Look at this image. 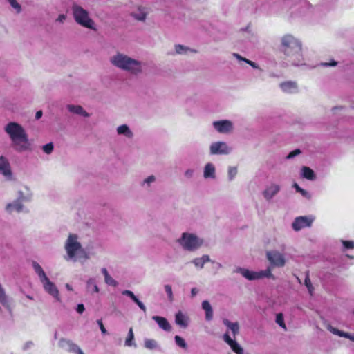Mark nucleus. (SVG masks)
Listing matches in <instances>:
<instances>
[{
  "mask_svg": "<svg viewBox=\"0 0 354 354\" xmlns=\"http://www.w3.org/2000/svg\"><path fill=\"white\" fill-rule=\"evenodd\" d=\"M5 131L9 135L13 147L17 151L22 152L30 149V143L28 135L19 124L15 122H9L5 127Z\"/></svg>",
  "mask_w": 354,
  "mask_h": 354,
  "instance_id": "obj_1",
  "label": "nucleus"
},
{
  "mask_svg": "<svg viewBox=\"0 0 354 354\" xmlns=\"http://www.w3.org/2000/svg\"><path fill=\"white\" fill-rule=\"evenodd\" d=\"M111 62L118 68L135 75L142 71L140 62L119 53L111 58Z\"/></svg>",
  "mask_w": 354,
  "mask_h": 354,
  "instance_id": "obj_2",
  "label": "nucleus"
},
{
  "mask_svg": "<svg viewBox=\"0 0 354 354\" xmlns=\"http://www.w3.org/2000/svg\"><path fill=\"white\" fill-rule=\"evenodd\" d=\"M281 50L287 56H300L301 53V44L294 37L286 35L281 39Z\"/></svg>",
  "mask_w": 354,
  "mask_h": 354,
  "instance_id": "obj_3",
  "label": "nucleus"
},
{
  "mask_svg": "<svg viewBox=\"0 0 354 354\" xmlns=\"http://www.w3.org/2000/svg\"><path fill=\"white\" fill-rule=\"evenodd\" d=\"M73 12L75 21L81 26L90 28L95 29L93 27L94 22L88 17V12L78 5H73Z\"/></svg>",
  "mask_w": 354,
  "mask_h": 354,
  "instance_id": "obj_4",
  "label": "nucleus"
},
{
  "mask_svg": "<svg viewBox=\"0 0 354 354\" xmlns=\"http://www.w3.org/2000/svg\"><path fill=\"white\" fill-rule=\"evenodd\" d=\"M178 241L185 250L189 251L198 249L203 243L202 240H200L196 235L186 232L183 233L181 239Z\"/></svg>",
  "mask_w": 354,
  "mask_h": 354,
  "instance_id": "obj_5",
  "label": "nucleus"
},
{
  "mask_svg": "<svg viewBox=\"0 0 354 354\" xmlns=\"http://www.w3.org/2000/svg\"><path fill=\"white\" fill-rule=\"evenodd\" d=\"M77 235L71 234L65 245L67 254L71 259L73 258L77 251L81 249V244L77 241Z\"/></svg>",
  "mask_w": 354,
  "mask_h": 354,
  "instance_id": "obj_6",
  "label": "nucleus"
},
{
  "mask_svg": "<svg viewBox=\"0 0 354 354\" xmlns=\"http://www.w3.org/2000/svg\"><path fill=\"white\" fill-rule=\"evenodd\" d=\"M266 257L272 267L281 268L283 267L286 264V259L283 254L278 251H268Z\"/></svg>",
  "mask_w": 354,
  "mask_h": 354,
  "instance_id": "obj_7",
  "label": "nucleus"
},
{
  "mask_svg": "<svg viewBox=\"0 0 354 354\" xmlns=\"http://www.w3.org/2000/svg\"><path fill=\"white\" fill-rule=\"evenodd\" d=\"M230 149L225 142H216L210 146V153L212 154H228Z\"/></svg>",
  "mask_w": 354,
  "mask_h": 354,
  "instance_id": "obj_8",
  "label": "nucleus"
},
{
  "mask_svg": "<svg viewBox=\"0 0 354 354\" xmlns=\"http://www.w3.org/2000/svg\"><path fill=\"white\" fill-rule=\"evenodd\" d=\"M312 223V218L308 216H299L295 219L292 226L295 231H299L302 228L310 227Z\"/></svg>",
  "mask_w": 354,
  "mask_h": 354,
  "instance_id": "obj_9",
  "label": "nucleus"
},
{
  "mask_svg": "<svg viewBox=\"0 0 354 354\" xmlns=\"http://www.w3.org/2000/svg\"><path fill=\"white\" fill-rule=\"evenodd\" d=\"M216 130L221 133H227L232 130V123L229 120H219L213 122Z\"/></svg>",
  "mask_w": 354,
  "mask_h": 354,
  "instance_id": "obj_10",
  "label": "nucleus"
},
{
  "mask_svg": "<svg viewBox=\"0 0 354 354\" xmlns=\"http://www.w3.org/2000/svg\"><path fill=\"white\" fill-rule=\"evenodd\" d=\"M42 283H44V289L57 301H60L59 290L55 285L52 283L48 278H47V280H44V282Z\"/></svg>",
  "mask_w": 354,
  "mask_h": 354,
  "instance_id": "obj_11",
  "label": "nucleus"
},
{
  "mask_svg": "<svg viewBox=\"0 0 354 354\" xmlns=\"http://www.w3.org/2000/svg\"><path fill=\"white\" fill-rule=\"evenodd\" d=\"M59 344L61 347H68V350L70 352H73L76 354H84L81 348L70 340L61 339L59 340Z\"/></svg>",
  "mask_w": 354,
  "mask_h": 354,
  "instance_id": "obj_12",
  "label": "nucleus"
},
{
  "mask_svg": "<svg viewBox=\"0 0 354 354\" xmlns=\"http://www.w3.org/2000/svg\"><path fill=\"white\" fill-rule=\"evenodd\" d=\"M223 339L236 354H243V350L241 346L235 340H233L228 333L223 335Z\"/></svg>",
  "mask_w": 354,
  "mask_h": 354,
  "instance_id": "obj_13",
  "label": "nucleus"
},
{
  "mask_svg": "<svg viewBox=\"0 0 354 354\" xmlns=\"http://www.w3.org/2000/svg\"><path fill=\"white\" fill-rule=\"evenodd\" d=\"M152 319L158 324V326L165 331H170L171 326L167 319L160 316H153Z\"/></svg>",
  "mask_w": 354,
  "mask_h": 354,
  "instance_id": "obj_14",
  "label": "nucleus"
},
{
  "mask_svg": "<svg viewBox=\"0 0 354 354\" xmlns=\"http://www.w3.org/2000/svg\"><path fill=\"white\" fill-rule=\"evenodd\" d=\"M280 88L283 92L292 93L297 91V84L292 81L283 82L280 84Z\"/></svg>",
  "mask_w": 354,
  "mask_h": 354,
  "instance_id": "obj_15",
  "label": "nucleus"
},
{
  "mask_svg": "<svg viewBox=\"0 0 354 354\" xmlns=\"http://www.w3.org/2000/svg\"><path fill=\"white\" fill-rule=\"evenodd\" d=\"M280 189V187L277 185H272L267 189H266L263 192V195L267 200H270L274 195H276Z\"/></svg>",
  "mask_w": 354,
  "mask_h": 354,
  "instance_id": "obj_16",
  "label": "nucleus"
},
{
  "mask_svg": "<svg viewBox=\"0 0 354 354\" xmlns=\"http://www.w3.org/2000/svg\"><path fill=\"white\" fill-rule=\"evenodd\" d=\"M0 173L6 176L11 175L9 162L8 160L2 156H0Z\"/></svg>",
  "mask_w": 354,
  "mask_h": 354,
  "instance_id": "obj_17",
  "label": "nucleus"
},
{
  "mask_svg": "<svg viewBox=\"0 0 354 354\" xmlns=\"http://www.w3.org/2000/svg\"><path fill=\"white\" fill-rule=\"evenodd\" d=\"M122 294L123 295H126L127 297H129L138 306L139 308L142 310L144 311L145 313L146 312L147 309H146V307L143 304L142 302H141L138 298L137 297L134 295V293L131 291V290H123L122 292Z\"/></svg>",
  "mask_w": 354,
  "mask_h": 354,
  "instance_id": "obj_18",
  "label": "nucleus"
},
{
  "mask_svg": "<svg viewBox=\"0 0 354 354\" xmlns=\"http://www.w3.org/2000/svg\"><path fill=\"white\" fill-rule=\"evenodd\" d=\"M237 272H240L245 278L248 280L258 279V272L250 271L248 269L239 268Z\"/></svg>",
  "mask_w": 354,
  "mask_h": 354,
  "instance_id": "obj_19",
  "label": "nucleus"
},
{
  "mask_svg": "<svg viewBox=\"0 0 354 354\" xmlns=\"http://www.w3.org/2000/svg\"><path fill=\"white\" fill-rule=\"evenodd\" d=\"M203 309L205 312V319L210 321L213 318V310L212 306L208 301H203L202 303Z\"/></svg>",
  "mask_w": 354,
  "mask_h": 354,
  "instance_id": "obj_20",
  "label": "nucleus"
},
{
  "mask_svg": "<svg viewBox=\"0 0 354 354\" xmlns=\"http://www.w3.org/2000/svg\"><path fill=\"white\" fill-rule=\"evenodd\" d=\"M32 266L35 272L38 274L41 282H44V280H47L48 277L46 275V273L44 272L42 268L38 263H37L36 261H33Z\"/></svg>",
  "mask_w": 354,
  "mask_h": 354,
  "instance_id": "obj_21",
  "label": "nucleus"
},
{
  "mask_svg": "<svg viewBox=\"0 0 354 354\" xmlns=\"http://www.w3.org/2000/svg\"><path fill=\"white\" fill-rule=\"evenodd\" d=\"M223 324L231 330L234 337L239 334V326L238 322H231L228 319H225L223 320Z\"/></svg>",
  "mask_w": 354,
  "mask_h": 354,
  "instance_id": "obj_22",
  "label": "nucleus"
},
{
  "mask_svg": "<svg viewBox=\"0 0 354 354\" xmlns=\"http://www.w3.org/2000/svg\"><path fill=\"white\" fill-rule=\"evenodd\" d=\"M68 109L70 112L88 117V114L83 109L81 106L68 105Z\"/></svg>",
  "mask_w": 354,
  "mask_h": 354,
  "instance_id": "obj_23",
  "label": "nucleus"
},
{
  "mask_svg": "<svg viewBox=\"0 0 354 354\" xmlns=\"http://www.w3.org/2000/svg\"><path fill=\"white\" fill-rule=\"evenodd\" d=\"M215 176V168L212 163H207L204 169V177L205 178H214Z\"/></svg>",
  "mask_w": 354,
  "mask_h": 354,
  "instance_id": "obj_24",
  "label": "nucleus"
},
{
  "mask_svg": "<svg viewBox=\"0 0 354 354\" xmlns=\"http://www.w3.org/2000/svg\"><path fill=\"white\" fill-rule=\"evenodd\" d=\"M175 322H176V324H178L183 328H185L187 326V322L186 318L180 311H179L178 313H176V317H175Z\"/></svg>",
  "mask_w": 354,
  "mask_h": 354,
  "instance_id": "obj_25",
  "label": "nucleus"
},
{
  "mask_svg": "<svg viewBox=\"0 0 354 354\" xmlns=\"http://www.w3.org/2000/svg\"><path fill=\"white\" fill-rule=\"evenodd\" d=\"M210 259L208 255H203L201 258H196L193 260V263L195 266L202 268L204 264L207 262H209Z\"/></svg>",
  "mask_w": 354,
  "mask_h": 354,
  "instance_id": "obj_26",
  "label": "nucleus"
},
{
  "mask_svg": "<svg viewBox=\"0 0 354 354\" xmlns=\"http://www.w3.org/2000/svg\"><path fill=\"white\" fill-rule=\"evenodd\" d=\"M301 170L304 178L308 180H314L315 178V173L310 167L304 166L302 167Z\"/></svg>",
  "mask_w": 354,
  "mask_h": 354,
  "instance_id": "obj_27",
  "label": "nucleus"
},
{
  "mask_svg": "<svg viewBox=\"0 0 354 354\" xmlns=\"http://www.w3.org/2000/svg\"><path fill=\"white\" fill-rule=\"evenodd\" d=\"M23 205L19 201H15L13 203H9L6 206V209L9 212H12V210H15L17 212H19L22 210Z\"/></svg>",
  "mask_w": 354,
  "mask_h": 354,
  "instance_id": "obj_28",
  "label": "nucleus"
},
{
  "mask_svg": "<svg viewBox=\"0 0 354 354\" xmlns=\"http://www.w3.org/2000/svg\"><path fill=\"white\" fill-rule=\"evenodd\" d=\"M272 278L274 279V275L272 274L271 268H268L266 270L258 272V279L262 278Z\"/></svg>",
  "mask_w": 354,
  "mask_h": 354,
  "instance_id": "obj_29",
  "label": "nucleus"
},
{
  "mask_svg": "<svg viewBox=\"0 0 354 354\" xmlns=\"http://www.w3.org/2000/svg\"><path fill=\"white\" fill-rule=\"evenodd\" d=\"M87 289L92 292H98L99 288L93 279H89L86 283Z\"/></svg>",
  "mask_w": 354,
  "mask_h": 354,
  "instance_id": "obj_30",
  "label": "nucleus"
},
{
  "mask_svg": "<svg viewBox=\"0 0 354 354\" xmlns=\"http://www.w3.org/2000/svg\"><path fill=\"white\" fill-rule=\"evenodd\" d=\"M0 303L5 307L9 306L8 299L6 295L5 290L0 284Z\"/></svg>",
  "mask_w": 354,
  "mask_h": 354,
  "instance_id": "obj_31",
  "label": "nucleus"
},
{
  "mask_svg": "<svg viewBox=\"0 0 354 354\" xmlns=\"http://www.w3.org/2000/svg\"><path fill=\"white\" fill-rule=\"evenodd\" d=\"M304 284L306 286V288H308L310 295H312L313 293V291H314V288H313V285L311 283V281H310V279L309 272L308 271L306 272V273Z\"/></svg>",
  "mask_w": 354,
  "mask_h": 354,
  "instance_id": "obj_32",
  "label": "nucleus"
},
{
  "mask_svg": "<svg viewBox=\"0 0 354 354\" xmlns=\"http://www.w3.org/2000/svg\"><path fill=\"white\" fill-rule=\"evenodd\" d=\"M117 132L118 134H126L129 137L132 136V133L126 124L119 126L117 129Z\"/></svg>",
  "mask_w": 354,
  "mask_h": 354,
  "instance_id": "obj_33",
  "label": "nucleus"
},
{
  "mask_svg": "<svg viewBox=\"0 0 354 354\" xmlns=\"http://www.w3.org/2000/svg\"><path fill=\"white\" fill-rule=\"evenodd\" d=\"M234 56L236 57L239 60H243V61L245 62L247 64H248L249 65H250L253 68H257V64L254 62H252V61H250L249 59H247L246 58H243V57H242L241 55H239L237 53H234Z\"/></svg>",
  "mask_w": 354,
  "mask_h": 354,
  "instance_id": "obj_34",
  "label": "nucleus"
},
{
  "mask_svg": "<svg viewBox=\"0 0 354 354\" xmlns=\"http://www.w3.org/2000/svg\"><path fill=\"white\" fill-rule=\"evenodd\" d=\"M145 346L149 349H153L156 347V342L153 339H146Z\"/></svg>",
  "mask_w": 354,
  "mask_h": 354,
  "instance_id": "obj_35",
  "label": "nucleus"
},
{
  "mask_svg": "<svg viewBox=\"0 0 354 354\" xmlns=\"http://www.w3.org/2000/svg\"><path fill=\"white\" fill-rule=\"evenodd\" d=\"M276 322L282 328H286V324L283 320V316L282 313H278L276 317Z\"/></svg>",
  "mask_w": 354,
  "mask_h": 354,
  "instance_id": "obj_36",
  "label": "nucleus"
},
{
  "mask_svg": "<svg viewBox=\"0 0 354 354\" xmlns=\"http://www.w3.org/2000/svg\"><path fill=\"white\" fill-rule=\"evenodd\" d=\"M329 330L330 332H332L335 335H337L339 337H344V336H348V333L339 330L338 329L335 328H333L330 326Z\"/></svg>",
  "mask_w": 354,
  "mask_h": 354,
  "instance_id": "obj_37",
  "label": "nucleus"
},
{
  "mask_svg": "<svg viewBox=\"0 0 354 354\" xmlns=\"http://www.w3.org/2000/svg\"><path fill=\"white\" fill-rule=\"evenodd\" d=\"M175 342L178 346H179L181 348H186L187 344L185 342V340L180 336L176 335L175 336Z\"/></svg>",
  "mask_w": 354,
  "mask_h": 354,
  "instance_id": "obj_38",
  "label": "nucleus"
},
{
  "mask_svg": "<svg viewBox=\"0 0 354 354\" xmlns=\"http://www.w3.org/2000/svg\"><path fill=\"white\" fill-rule=\"evenodd\" d=\"M134 338V335H133V329L131 328L129 330V334H128V337H127L126 339V341H125V344L127 346H131V341Z\"/></svg>",
  "mask_w": 354,
  "mask_h": 354,
  "instance_id": "obj_39",
  "label": "nucleus"
},
{
  "mask_svg": "<svg viewBox=\"0 0 354 354\" xmlns=\"http://www.w3.org/2000/svg\"><path fill=\"white\" fill-rule=\"evenodd\" d=\"M104 280L108 285L112 286L113 287L117 286L118 284V282L115 279H113L109 274L106 276Z\"/></svg>",
  "mask_w": 354,
  "mask_h": 354,
  "instance_id": "obj_40",
  "label": "nucleus"
},
{
  "mask_svg": "<svg viewBox=\"0 0 354 354\" xmlns=\"http://www.w3.org/2000/svg\"><path fill=\"white\" fill-rule=\"evenodd\" d=\"M146 15L147 13L143 10H140V13L138 14H133V17L139 21H144L146 18Z\"/></svg>",
  "mask_w": 354,
  "mask_h": 354,
  "instance_id": "obj_41",
  "label": "nucleus"
},
{
  "mask_svg": "<svg viewBox=\"0 0 354 354\" xmlns=\"http://www.w3.org/2000/svg\"><path fill=\"white\" fill-rule=\"evenodd\" d=\"M165 292L167 294L169 300L172 301L173 299H174V297H173V292H172L171 286L170 285H165Z\"/></svg>",
  "mask_w": 354,
  "mask_h": 354,
  "instance_id": "obj_42",
  "label": "nucleus"
},
{
  "mask_svg": "<svg viewBox=\"0 0 354 354\" xmlns=\"http://www.w3.org/2000/svg\"><path fill=\"white\" fill-rule=\"evenodd\" d=\"M53 150V145L52 142L48 143L43 146V151L47 154L51 153Z\"/></svg>",
  "mask_w": 354,
  "mask_h": 354,
  "instance_id": "obj_43",
  "label": "nucleus"
},
{
  "mask_svg": "<svg viewBox=\"0 0 354 354\" xmlns=\"http://www.w3.org/2000/svg\"><path fill=\"white\" fill-rule=\"evenodd\" d=\"M12 8H14L17 12H19L21 11V6L17 2L16 0H8Z\"/></svg>",
  "mask_w": 354,
  "mask_h": 354,
  "instance_id": "obj_44",
  "label": "nucleus"
},
{
  "mask_svg": "<svg viewBox=\"0 0 354 354\" xmlns=\"http://www.w3.org/2000/svg\"><path fill=\"white\" fill-rule=\"evenodd\" d=\"M175 50L178 54H182L184 52H186L187 48L183 45L178 44L175 46Z\"/></svg>",
  "mask_w": 354,
  "mask_h": 354,
  "instance_id": "obj_45",
  "label": "nucleus"
},
{
  "mask_svg": "<svg viewBox=\"0 0 354 354\" xmlns=\"http://www.w3.org/2000/svg\"><path fill=\"white\" fill-rule=\"evenodd\" d=\"M343 245L344 248L346 249H353L354 248V242L352 241H344Z\"/></svg>",
  "mask_w": 354,
  "mask_h": 354,
  "instance_id": "obj_46",
  "label": "nucleus"
},
{
  "mask_svg": "<svg viewBox=\"0 0 354 354\" xmlns=\"http://www.w3.org/2000/svg\"><path fill=\"white\" fill-rule=\"evenodd\" d=\"M237 173V169L236 167H230L228 170V175L230 179L233 178Z\"/></svg>",
  "mask_w": 354,
  "mask_h": 354,
  "instance_id": "obj_47",
  "label": "nucleus"
},
{
  "mask_svg": "<svg viewBox=\"0 0 354 354\" xmlns=\"http://www.w3.org/2000/svg\"><path fill=\"white\" fill-rule=\"evenodd\" d=\"M300 153H301V151H300V149H295L294 151H291V152H290V153L287 156V157H286V158H287L288 159H290V158H293V157H295V156H297V155H299V154H300Z\"/></svg>",
  "mask_w": 354,
  "mask_h": 354,
  "instance_id": "obj_48",
  "label": "nucleus"
},
{
  "mask_svg": "<svg viewBox=\"0 0 354 354\" xmlns=\"http://www.w3.org/2000/svg\"><path fill=\"white\" fill-rule=\"evenodd\" d=\"M97 323L99 325V327L100 328V330H101L102 333L104 334V335L106 334L107 331H106V328H105V327H104V324L102 323V319H97Z\"/></svg>",
  "mask_w": 354,
  "mask_h": 354,
  "instance_id": "obj_49",
  "label": "nucleus"
},
{
  "mask_svg": "<svg viewBox=\"0 0 354 354\" xmlns=\"http://www.w3.org/2000/svg\"><path fill=\"white\" fill-rule=\"evenodd\" d=\"M84 306L82 304H80L77 305L76 310L78 313L82 314L84 311Z\"/></svg>",
  "mask_w": 354,
  "mask_h": 354,
  "instance_id": "obj_50",
  "label": "nucleus"
},
{
  "mask_svg": "<svg viewBox=\"0 0 354 354\" xmlns=\"http://www.w3.org/2000/svg\"><path fill=\"white\" fill-rule=\"evenodd\" d=\"M155 180V177L154 176H149V177H147L145 180V183H152Z\"/></svg>",
  "mask_w": 354,
  "mask_h": 354,
  "instance_id": "obj_51",
  "label": "nucleus"
},
{
  "mask_svg": "<svg viewBox=\"0 0 354 354\" xmlns=\"http://www.w3.org/2000/svg\"><path fill=\"white\" fill-rule=\"evenodd\" d=\"M294 187L296 189L297 192L304 194L305 190L301 188L297 183L294 184Z\"/></svg>",
  "mask_w": 354,
  "mask_h": 354,
  "instance_id": "obj_52",
  "label": "nucleus"
},
{
  "mask_svg": "<svg viewBox=\"0 0 354 354\" xmlns=\"http://www.w3.org/2000/svg\"><path fill=\"white\" fill-rule=\"evenodd\" d=\"M323 66H335L337 64V62L335 61H333L332 62H330V63H323L322 64Z\"/></svg>",
  "mask_w": 354,
  "mask_h": 354,
  "instance_id": "obj_53",
  "label": "nucleus"
},
{
  "mask_svg": "<svg viewBox=\"0 0 354 354\" xmlns=\"http://www.w3.org/2000/svg\"><path fill=\"white\" fill-rule=\"evenodd\" d=\"M42 115H43L42 111H37V113L35 114V118L37 120H39V118H41Z\"/></svg>",
  "mask_w": 354,
  "mask_h": 354,
  "instance_id": "obj_54",
  "label": "nucleus"
},
{
  "mask_svg": "<svg viewBox=\"0 0 354 354\" xmlns=\"http://www.w3.org/2000/svg\"><path fill=\"white\" fill-rule=\"evenodd\" d=\"M198 293V290L196 288H193L191 290L192 297H194Z\"/></svg>",
  "mask_w": 354,
  "mask_h": 354,
  "instance_id": "obj_55",
  "label": "nucleus"
},
{
  "mask_svg": "<svg viewBox=\"0 0 354 354\" xmlns=\"http://www.w3.org/2000/svg\"><path fill=\"white\" fill-rule=\"evenodd\" d=\"M102 272L104 276V279L106 278V276L109 275L108 271L105 268L102 269Z\"/></svg>",
  "mask_w": 354,
  "mask_h": 354,
  "instance_id": "obj_56",
  "label": "nucleus"
},
{
  "mask_svg": "<svg viewBox=\"0 0 354 354\" xmlns=\"http://www.w3.org/2000/svg\"><path fill=\"white\" fill-rule=\"evenodd\" d=\"M193 174V171L192 170H187L186 172H185V175L187 176V177H190L192 176Z\"/></svg>",
  "mask_w": 354,
  "mask_h": 354,
  "instance_id": "obj_57",
  "label": "nucleus"
},
{
  "mask_svg": "<svg viewBox=\"0 0 354 354\" xmlns=\"http://www.w3.org/2000/svg\"><path fill=\"white\" fill-rule=\"evenodd\" d=\"M344 337H346V338H348L349 339L352 340L353 342H354V334L353 335H350L348 333V336H344Z\"/></svg>",
  "mask_w": 354,
  "mask_h": 354,
  "instance_id": "obj_58",
  "label": "nucleus"
},
{
  "mask_svg": "<svg viewBox=\"0 0 354 354\" xmlns=\"http://www.w3.org/2000/svg\"><path fill=\"white\" fill-rule=\"evenodd\" d=\"M66 288L68 290H71L72 291L73 290V288L71 287V286L69 284H66Z\"/></svg>",
  "mask_w": 354,
  "mask_h": 354,
  "instance_id": "obj_59",
  "label": "nucleus"
},
{
  "mask_svg": "<svg viewBox=\"0 0 354 354\" xmlns=\"http://www.w3.org/2000/svg\"><path fill=\"white\" fill-rule=\"evenodd\" d=\"M65 19V16H64V15H59V19L60 21H62V19Z\"/></svg>",
  "mask_w": 354,
  "mask_h": 354,
  "instance_id": "obj_60",
  "label": "nucleus"
},
{
  "mask_svg": "<svg viewBox=\"0 0 354 354\" xmlns=\"http://www.w3.org/2000/svg\"><path fill=\"white\" fill-rule=\"evenodd\" d=\"M297 280H298V281H299V283H301V280H300L298 277H297Z\"/></svg>",
  "mask_w": 354,
  "mask_h": 354,
  "instance_id": "obj_61",
  "label": "nucleus"
}]
</instances>
